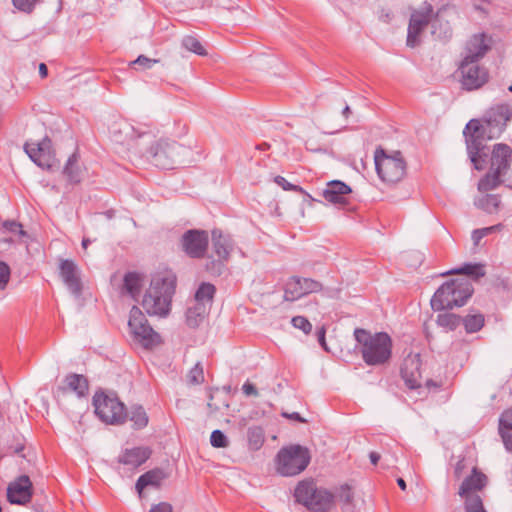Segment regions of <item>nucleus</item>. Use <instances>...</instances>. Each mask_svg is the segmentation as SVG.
<instances>
[{
  "mask_svg": "<svg viewBox=\"0 0 512 512\" xmlns=\"http://www.w3.org/2000/svg\"><path fill=\"white\" fill-rule=\"evenodd\" d=\"M462 85L466 90H475L482 87L488 81V72L478 63L463 62L460 65Z\"/></svg>",
  "mask_w": 512,
  "mask_h": 512,
  "instance_id": "nucleus-15",
  "label": "nucleus"
},
{
  "mask_svg": "<svg viewBox=\"0 0 512 512\" xmlns=\"http://www.w3.org/2000/svg\"><path fill=\"white\" fill-rule=\"evenodd\" d=\"M3 229L5 232L12 233L18 237H22L26 234L22 229V225L16 221H5L3 223Z\"/></svg>",
  "mask_w": 512,
  "mask_h": 512,
  "instance_id": "nucleus-47",
  "label": "nucleus"
},
{
  "mask_svg": "<svg viewBox=\"0 0 512 512\" xmlns=\"http://www.w3.org/2000/svg\"><path fill=\"white\" fill-rule=\"evenodd\" d=\"M434 16L433 6L429 3L412 11L407 28L406 45L408 47L415 48L421 44L422 33L433 21Z\"/></svg>",
  "mask_w": 512,
  "mask_h": 512,
  "instance_id": "nucleus-11",
  "label": "nucleus"
},
{
  "mask_svg": "<svg viewBox=\"0 0 512 512\" xmlns=\"http://www.w3.org/2000/svg\"><path fill=\"white\" fill-rule=\"evenodd\" d=\"M242 391L246 396H258V390L256 387L250 383L249 381H246L242 386Z\"/></svg>",
  "mask_w": 512,
  "mask_h": 512,
  "instance_id": "nucleus-51",
  "label": "nucleus"
},
{
  "mask_svg": "<svg viewBox=\"0 0 512 512\" xmlns=\"http://www.w3.org/2000/svg\"><path fill=\"white\" fill-rule=\"evenodd\" d=\"M188 380L191 384H201L204 382L203 368L197 363L188 373Z\"/></svg>",
  "mask_w": 512,
  "mask_h": 512,
  "instance_id": "nucleus-42",
  "label": "nucleus"
},
{
  "mask_svg": "<svg viewBox=\"0 0 512 512\" xmlns=\"http://www.w3.org/2000/svg\"><path fill=\"white\" fill-rule=\"evenodd\" d=\"M475 205L479 209L492 214V213L496 212L499 208L500 197L498 195H494V194H486V195H483L482 197L478 198L475 201Z\"/></svg>",
  "mask_w": 512,
  "mask_h": 512,
  "instance_id": "nucleus-34",
  "label": "nucleus"
},
{
  "mask_svg": "<svg viewBox=\"0 0 512 512\" xmlns=\"http://www.w3.org/2000/svg\"><path fill=\"white\" fill-rule=\"evenodd\" d=\"M463 499L465 512H487L480 495H469Z\"/></svg>",
  "mask_w": 512,
  "mask_h": 512,
  "instance_id": "nucleus-39",
  "label": "nucleus"
},
{
  "mask_svg": "<svg viewBox=\"0 0 512 512\" xmlns=\"http://www.w3.org/2000/svg\"><path fill=\"white\" fill-rule=\"evenodd\" d=\"M41 0H12L15 8L22 12L30 13Z\"/></svg>",
  "mask_w": 512,
  "mask_h": 512,
  "instance_id": "nucleus-45",
  "label": "nucleus"
},
{
  "mask_svg": "<svg viewBox=\"0 0 512 512\" xmlns=\"http://www.w3.org/2000/svg\"><path fill=\"white\" fill-rule=\"evenodd\" d=\"M212 399H213V395H212V393H210L209 394V402L207 403V406L211 412H216L219 410V407L212 403Z\"/></svg>",
  "mask_w": 512,
  "mask_h": 512,
  "instance_id": "nucleus-60",
  "label": "nucleus"
},
{
  "mask_svg": "<svg viewBox=\"0 0 512 512\" xmlns=\"http://www.w3.org/2000/svg\"><path fill=\"white\" fill-rule=\"evenodd\" d=\"M466 468H467V466H466L465 459L462 458V459L458 460L455 465V469H454L455 477L457 479H460Z\"/></svg>",
  "mask_w": 512,
  "mask_h": 512,
  "instance_id": "nucleus-52",
  "label": "nucleus"
},
{
  "mask_svg": "<svg viewBox=\"0 0 512 512\" xmlns=\"http://www.w3.org/2000/svg\"><path fill=\"white\" fill-rule=\"evenodd\" d=\"M128 327L133 340L145 349H150L160 343V335L148 323L145 315L137 306L129 313Z\"/></svg>",
  "mask_w": 512,
  "mask_h": 512,
  "instance_id": "nucleus-10",
  "label": "nucleus"
},
{
  "mask_svg": "<svg viewBox=\"0 0 512 512\" xmlns=\"http://www.w3.org/2000/svg\"><path fill=\"white\" fill-rule=\"evenodd\" d=\"M93 405L95 414L106 424H123L128 416L125 405L116 395H108L104 392L96 393L93 397Z\"/></svg>",
  "mask_w": 512,
  "mask_h": 512,
  "instance_id": "nucleus-9",
  "label": "nucleus"
},
{
  "mask_svg": "<svg viewBox=\"0 0 512 512\" xmlns=\"http://www.w3.org/2000/svg\"><path fill=\"white\" fill-rule=\"evenodd\" d=\"M370 461L373 465H376L380 460L381 456L378 452L372 451L369 454Z\"/></svg>",
  "mask_w": 512,
  "mask_h": 512,
  "instance_id": "nucleus-58",
  "label": "nucleus"
},
{
  "mask_svg": "<svg viewBox=\"0 0 512 512\" xmlns=\"http://www.w3.org/2000/svg\"><path fill=\"white\" fill-rule=\"evenodd\" d=\"M166 478L167 474L160 468L149 470L138 478L135 486L136 490L141 494L143 489L148 486L159 488Z\"/></svg>",
  "mask_w": 512,
  "mask_h": 512,
  "instance_id": "nucleus-26",
  "label": "nucleus"
},
{
  "mask_svg": "<svg viewBox=\"0 0 512 512\" xmlns=\"http://www.w3.org/2000/svg\"><path fill=\"white\" fill-rule=\"evenodd\" d=\"M291 323L295 328L302 330L305 334H309L312 330L311 323L303 316L293 317Z\"/></svg>",
  "mask_w": 512,
  "mask_h": 512,
  "instance_id": "nucleus-44",
  "label": "nucleus"
},
{
  "mask_svg": "<svg viewBox=\"0 0 512 512\" xmlns=\"http://www.w3.org/2000/svg\"><path fill=\"white\" fill-rule=\"evenodd\" d=\"M512 158V149L504 143L495 144L491 153V169L505 173Z\"/></svg>",
  "mask_w": 512,
  "mask_h": 512,
  "instance_id": "nucleus-22",
  "label": "nucleus"
},
{
  "mask_svg": "<svg viewBox=\"0 0 512 512\" xmlns=\"http://www.w3.org/2000/svg\"><path fill=\"white\" fill-rule=\"evenodd\" d=\"M374 160L379 178L387 184L398 183L406 175L407 164L400 151L388 155L383 149H377Z\"/></svg>",
  "mask_w": 512,
  "mask_h": 512,
  "instance_id": "nucleus-7",
  "label": "nucleus"
},
{
  "mask_svg": "<svg viewBox=\"0 0 512 512\" xmlns=\"http://www.w3.org/2000/svg\"><path fill=\"white\" fill-rule=\"evenodd\" d=\"M397 484L398 486L400 487L401 490H406V482L404 481L403 478H398L397 479Z\"/></svg>",
  "mask_w": 512,
  "mask_h": 512,
  "instance_id": "nucleus-63",
  "label": "nucleus"
},
{
  "mask_svg": "<svg viewBox=\"0 0 512 512\" xmlns=\"http://www.w3.org/2000/svg\"><path fill=\"white\" fill-rule=\"evenodd\" d=\"M436 322L439 326L453 331L461 324V317L454 313H441L437 316Z\"/></svg>",
  "mask_w": 512,
  "mask_h": 512,
  "instance_id": "nucleus-38",
  "label": "nucleus"
},
{
  "mask_svg": "<svg viewBox=\"0 0 512 512\" xmlns=\"http://www.w3.org/2000/svg\"><path fill=\"white\" fill-rule=\"evenodd\" d=\"M502 174V172L490 168V171L480 179L478 183V190L480 192H487L497 188L502 182L500 179Z\"/></svg>",
  "mask_w": 512,
  "mask_h": 512,
  "instance_id": "nucleus-32",
  "label": "nucleus"
},
{
  "mask_svg": "<svg viewBox=\"0 0 512 512\" xmlns=\"http://www.w3.org/2000/svg\"><path fill=\"white\" fill-rule=\"evenodd\" d=\"M149 512H173V507L167 502L152 505Z\"/></svg>",
  "mask_w": 512,
  "mask_h": 512,
  "instance_id": "nucleus-50",
  "label": "nucleus"
},
{
  "mask_svg": "<svg viewBox=\"0 0 512 512\" xmlns=\"http://www.w3.org/2000/svg\"><path fill=\"white\" fill-rule=\"evenodd\" d=\"M39 74H40L41 78H45L48 75V68H47L46 64L41 63L39 65Z\"/></svg>",
  "mask_w": 512,
  "mask_h": 512,
  "instance_id": "nucleus-59",
  "label": "nucleus"
},
{
  "mask_svg": "<svg viewBox=\"0 0 512 512\" xmlns=\"http://www.w3.org/2000/svg\"><path fill=\"white\" fill-rule=\"evenodd\" d=\"M484 237L492 234V233H495V232H499L503 229V224L499 223V224H496V225H493V226H490V227H485V228H480Z\"/></svg>",
  "mask_w": 512,
  "mask_h": 512,
  "instance_id": "nucleus-53",
  "label": "nucleus"
},
{
  "mask_svg": "<svg viewBox=\"0 0 512 512\" xmlns=\"http://www.w3.org/2000/svg\"><path fill=\"white\" fill-rule=\"evenodd\" d=\"M487 483V476L477 467H473L471 475L467 476L461 483L458 494L462 498L469 495H478L476 492L485 488Z\"/></svg>",
  "mask_w": 512,
  "mask_h": 512,
  "instance_id": "nucleus-20",
  "label": "nucleus"
},
{
  "mask_svg": "<svg viewBox=\"0 0 512 512\" xmlns=\"http://www.w3.org/2000/svg\"><path fill=\"white\" fill-rule=\"evenodd\" d=\"M24 150L39 167L50 169L53 162L52 141L45 137L38 143H25Z\"/></svg>",
  "mask_w": 512,
  "mask_h": 512,
  "instance_id": "nucleus-14",
  "label": "nucleus"
},
{
  "mask_svg": "<svg viewBox=\"0 0 512 512\" xmlns=\"http://www.w3.org/2000/svg\"><path fill=\"white\" fill-rule=\"evenodd\" d=\"M471 238H472V241L475 246L479 245L480 241L484 238V235H483L481 229H475L472 232Z\"/></svg>",
  "mask_w": 512,
  "mask_h": 512,
  "instance_id": "nucleus-54",
  "label": "nucleus"
},
{
  "mask_svg": "<svg viewBox=\"0 0 512 512\" xmlns=\"http://www.w3.org/2000/svg\"><path fill=\"white\" fill-rule=\"evenodd\" d=\"M182 46L197 55L204 56L207 54L201 42L194 36L188 35L182 39Z\"/></svg>",
  "mask_w": 512,
  "mask_h": 512,
  "instance_id": "nucleus-40",
  "label": "nucleus"
},
{
  "mask_svg": "<svg viewBox=\"0 0 512 512\" xmlns=\"http://www.w3.org/2000/svg\"><path fill=\"white\" fill-rule=\"evenodd\" d=\"M269 148H270V145L268 143H266V142L261 143V144L256 146V149L261 150V151H266Z\"/></svg>",
  "mask_w": 512,
  "mask_h": 512,
  "instance_id": "nucleus-62",
  "label": "nucleus"
},
{
  "mask_svg": "<svg viewBox=\"0 0 512 512\" xmlns=\"http://www.w3.org/2000/svg\"><path fill=\"white\" fill-rule=\"evenodd\" d=\"M489 50V46L486 44L485 35L477 34L473 35L467 42L466 55L463 62L477 63L486 52Z\"/></svg>",
  "mask_w": 512,
  "mask_h": 512,
  "instance_id": "nucleus-21",
  "label": "nucleus"
},
{
  "mask_svg": "<svg viewBox=\"0 0 512 512\" xmlns=\"http://www.w3.org/2000/svg\"><path fill=\"white\" fill-rule=\"evenodd\" d=\"M473 286L466 279H452L443 283L434 293L430 304L434 311L453 309L466 304L473 294Z\"/></svg>",
  "mask_w": 512,
  "mask_h": 512,
  "instance_id": "nucleus-5",
  "label": "nucleus"
},
{
  "mask_svg": "<svg viewBox=\"0 0 512 512\" xmlns=\"http://www.w3.org/2000/svg\"><path fill=\"white\" fill-rule=\"evenodd\" d=\"M212 265H213V268H210V267L207 265V269H208V270H212V271H213V273L221 274V269L223 268V263H222V262L215 263V262L213 261V262H212Z\"/></svg>",
  "mask_w": 512,
  "mask_h": 512,
  "instance_id": "nucleus-56",
  "label": "nucleus"
},
{
  "mask_svg": "<svg viewBox=\"0 0 512 512\" xmlns=\"http://www.w3.org/2000/svg\"><path fill=\"white\" fill-rule=\"evenodd\" d=\"M274 182L285 191H295L299 193H304L302 187L289 183L283 176L274 177Z\"/></svg>",
  "mask_w": 512,
  "mask_h": 512,
  "instance_id": "nucleus-46",
  "label": "nucleus"
},
{
  "mask_svg": "<svg viewBox=\"0 0 512 512\" xmlns=\"http://www.w3.org/2000/svg\"><path fill=\"white\" fill-rule=\"evenodd\" d=\"M10 267L0 261V290H4L10 280Z\"/></svg>",
  "mask_w": 512,
  "mask_h": 512,
  "instance_id": "nucleus-48",
  "label": "nucleus"
},
{
  "mask_svg": "<svg viewBox=\"0 0 512 512\" xmlns=\"http://www.w3.org/2000/svg\"><path fill=\"white\" fill-rule=\"evenodd\" d=\"M123 288L136 300L141 290V276L136 272H128L124 276Z\"/></svg>",
  "mask_w": 512,
  "mask_h": 512,
  "instance_id": "nucleus-33",
  "label": "nucleus"
},
{
  "mask_svg": "<svg viewBox=\"0 0 512 512\" xmlns=\"http://www.w3.org/2000/svg\"><path fill=\"white\" fill-rule=\"evenodd\" d=\"M33 485L27 475H21L7 487V499L11 504L25 505L31 501Z\"/></svg>",
  "mask_w": 512,
  "mask_h": 512,
  "instance_id": "nucleus-16",
  "label": "nucleus"
},
{
  "mask_svg": "<svg viewBox=\"0 0 512 512\" xmlns=\"http://www.w3.org/2000/svg\"><path fill=\"white\" fill-rule=\"evenodd\" d=\"M59 275L68 288L76 297L82 294V282L80 270L77 264L70 259H61L59 263Z\"/></svg>",
  "mask_w": 512,
  "mask_h": 512,
  "instance_id": "nucleus-17",
  "label": "nucleus"
},
{
  "mask_svg": "<svg viewBox=\"0 0 512 512\" xmlns=\"http://www.w3.org/2000/svg\"><path fill=\"white\" fill-rule=\"evenodd\" d=\"M209 310L210 307H207L202 303H195L193 306L189 307L186 312V322L188 326L192 328L198 327L208 314Z\"/></svg>",
  "mask_w": 512,
  "mask_h": 512,
  "instance_id": "nucleus-29",
  "label": "nucleus"
},
{
  "mask_svg": "<svg viewBox=\"0 0 512 512\" xmlns=\"http://www.w3.org/2000/svg\"><path fill=\"white\" fill-rule=\"evenodd\" d=\"M294 497L313 512H328L334 502V495L326 489L317 488L312 480L301 481L295 489Z\"/></svg>",
  "mask_w": 512,
  "mask_h": 512,
  "instance_id": "nucleus-6",
  "label": "nucleus"
},
{
  "mask_svg": "<svg viewBox=\"0 0 512 512\" xmlns=\"http://www.w3.org/2000/svg\"><path fill=\"white\" fill-rule=\"evenodd\" d=\"M129 419L133 422L135 429H143L148 424V415L145 409L140 405H134L129 412Z\"/></svg>",
  "mask_w": 512,
  "mask_h": 512,
  "instance_id": "nucleus-35",
  "label": "nucleus"
},
{
  "mask_svg": "<svg viewBox=\"0 0 512 512\" xmlns=\"http://www.w3.org/2000/svg\"><path fill=\"white\" fill-rule=\"evenodd\" d=\"M175 289L176 276L174 274L166 273L155 275L141 302L147 314L166 317L170 312Z\"/></svg>",
  "mask_w": 512,
  "mask_h": 512,
  "instance_id": "nucleus-2",
  "label": "nucleus"
},
{
  "mask_svg": "<svg viewBox=\"0 0 512 512\" xmlns=\"http://www.w3.org/2000/svg\"><path fill=\"white\" fill-rule=\"evenodd\" d=\"M484 316L481 313L470 314L461 318V323H463L465 331L467 333H475L481 330L484 326Z\"/></svg>",
  "mask_w": 512,
  "mask_h": 512,
  "instance_id": "nucleus-36",
  "label": "nucleus"
},
{
  "mask_svg": "<svg viewBox=\"0 0 512 512\" xmlns=\"http://www.w3.org/2000/svg\"><path fill=\"white\" fill-rule=\"evenodd\" d=\"M247 438L249 447L252 450H258L264 443V430L260 426H252L248 428Z\"/></svg>",
  "mask_w": 512,
  "mask_h": 512,
  "instance_id": "nucleus-37",
  "label": "nucleus"
},
{
  "mask_svg": "<svg viewBox=\"0 0 512 512\" xmlns=\"http://www.w3.org/2000/svg\"><path fill=\"white\" fill-rule=\"evenodd\" d=\"M352 188L343 181L332 180L326 184L322 191V197L329 203L345 207L350 203Z\"/></svg>",
  "mask_w": 512,
  "mask_h": 512,
  "instance_id": "nucleus-18",
  "label": "nucleus"
},
{
  "mask_svg": "<svg viewBox=\"0 0 512 512\" xmlns=\"http://www.w3.org/2000/svg\"><path fill=\"white\" fill-rule=\"evenodd\" d=\"M351 113V110H350V107L348 105L345 106V108L343 109L342 111V114L345 116V117H348V115Z\"/></svg>",
  "mask_w": 512,
  "mask_h": 512,
  "instance_id": "nucleus-64",
  "label": "nucleus"
},
{
  "mask_svg": "<svg viewBox=\"0 0 512 512\" xmlns=\"http://www.w3.org/2000/svg\"><path fill=\"white\" fill-rule=\"evenodd\" d=\"M151 455V450L147 447H134L125 449L119 456L118 462L133 468L139 467L145 463Z\"/></svg>",
  "mask_w": 512,
  "mask_h": 512,
  "instance_id": "nucleus-23",
  "label": "nucleus"
},
{
  "mask_svg": "<svg viewBox=\"0 0 512 512\" xmlns=\"http://www.w3.org/2000/svg\"><path fill=\"white\" fill-rule=\"evenodd\" d=\"M499 433L505 448L512 452V408L505 410L499 418Z\"/></svg>",
  "mask_w": 512,
  "mask_h": 512,
  "instance_id": "nucleus-27",
  "label": "nucleus"
},
{
  "mask_svg": "<svg viewBox=\"0 0 512 512\" xmlns=\"http://www.w3.org/2000/svg\"><path fill=\"white\" fill-rule=\"evenodd\" d=\"M64 383L65 386L58 387V391H62L63 393L72 391L79 397H83L88 393L89 383L84 375L70 373L66 375Z\"/></svg>",
  "mask_w": 512,
  "mask_h": 512,
  "instance_id": "nucleus-25",
  "label": "nucleus"
},
{
  "mask_svg": "<svg viewBox=\"0 0 512 512\" xmlns=\"http://www.w3.org/2000/svg\"><path fill=\"white\" fill-rule=\"evenodd\" d=\"M63 173L71 184H78L81 182L82 171L79 166V154L77 152L70 155L64 166Z\"/></svg>",
  "mask_w": 512,
  "mask_h": 512,
  "instance_id": "nucleus-28",
  "label": "nucleus"
},
{
  "mask_svg": "<svg viewBox=\"0 0 512 512\" xmlns=\"http://www.w3.org/2000/svg\"><path fill=\"white\" fill-rule=\"evenodd\" d=\"M209 244L208 232L205 230H187L180 239L183 252L194 259H201L205 256Z\"/></svg>",
  "mask_w": 512,
  "mask_h": 512,
  "instance_id": "nucleus-12",
  "label": "nucleus"
},
{
  "mask_svg": "<svg viewBox=\"0 0 512 512\" xmlns=\"http://www.w3.org/2000/svg\"><path fill=\"white\" fill-rule=\"evenodd\" d=\"M159 60L148 58L144 55H139L136 60L131 62V65H138L142 70L150 69Z\"/></svg>",
  "mask_w": 512,
  "mask_h": 512,
  "instance_id": "nucleus-49",
  "label": "nucleus"
},
{
  "mask_svg": "<svg viewBox=\"0 0 512 512\" xmlns=\"http://www.w3.org/2000/svg\"><path fill=\"white\" fill-rule=\"evenodd\" d=\"M318 340L320 342V344L324 347H325V330L324 328H321V330L318 332Z\"/></svg>",
  "mask_w": 512,
  "mask_h": 512,
  "instance_id": "nucleus-61",
  "label": "nucleus"
},
{
  "mask_svg": "<svg viewBox=\"0 0 512 512\" xmlns=\"http://www.w3.org/2000/svg\"><path fill=\"white\" fill-rule=\"evenodd\" d=\"M401 376L410 389H416L422 385L421 358L419 354H409L403 361Z\"/></svg>",
  "mask_w": 512,
  "mask_h": 512,
  "instance_id": "nucleus-19",
  "label": "nucleus"
},
{
  "mask_svg": "<svg viewBox=\"0 0 512 512\" xmlns=\"http://www.w3.org/2000/svg\"><path fill=\"white\" fill-rule=\"evenodd\" d=\"M212 243L218 258L222 261H227L234 247L231 236L215 229L212 231Z\"/></svg>",
  "mask_w": 512,
  "mask_h": 512,
  "instance_id": "nucleus-24",
  "label": "nucleus"
},
{
  "mask_svg": "<svg viewBox=\"0 0 512 512\" xmlns=\"http://www.w3.org/2000/svg\"><path fill=\"white\" fill-rule=\"evenodd\" d=\"M310 460L308 448L298 444L284 447L277 454V471L282 476H295L306 469Z\"/></svg>",
  "mask_w": 512,
  "mask_h": 512,
  "instance_id": "nucleus-8",
  "label": "nucleus"
},
{
  "mask_svg": "<svg viewBox=\"0 0 512 512\" xmlns=\"http://www.w3.org/2000/svg\"><path fill=\"white\" fill-rule=\"evenodd\" d=\"M337 498L344 505H349L353 502L354 494L350 486L342 485L337 493Z\"/></svg>",
  "mask_w": 512,
  "mask_h": 512,
  "instance_id": "nucleus-43",
  "label": "nucleus"
},
{
  "mask_svg": "<svg viewBox=\"0 0 512 512\" xmlns=\"http://www.w3.org/2000/svg\"><path fill=\"white\" fill-rule=\"evenodd\" d=\"M512 118V106L507 103L491 107L483 121L470 120L465 129L467 152L476 170H482L488 157L483 142L500 137Z\"/></svg>",
  "mask_w": 512,
  "mask_h": 512,
  "instance_id": "nucleus-1",
  "label": "nucleus"
},
{
  "mask_svg": "<svg viewBox=\"0 0 512 512\" xmlns=\"http://www.w3.org/2000/svg\"><path fill=\"white\" fill-rule=\"evenodd\" d=\"M354 338L359 346L362 359L367 365H383L390 360L392 339L386 332L372 334L366 329L356 328Z\"/></svg>",
  "mask_w": 512,
  "mask_h": 512,
  "instance_id": "nucleus-3",
  "label": "nucleus"
},
{
  "mask_svg": "<svg viewBox=\"0 0 512 512\" xmlns=\"http://www.w3.org/2000/svg\"><path fill=\"white\" fill-rule=\"evenodd\" d=\"M216 288L213 284L203 282L199 285L195 293V303L204 304L211 308Z\"/></svg>",
  "mask_w": 512,
  "mask_h": 512,
  "instance_id": "nucleus-31",
  "label": "nucleus"
},
{
  "mask_svg": "<svg viewBox=\"0 0 512 512\" xmlns=\"http://www.w3.org/2000/svg\"><path fill=\"white\" fill-rule=\"evenodd\" d=\"M379 17H380V19H381L382 21H384V22H387V23H388V22H390V21L392 20V18H393V14H392V12H390V11L382 10V11H381V14H380V16H379Z\"/></svg>",
  "mask_w": 512,
  "mask_h": 512,
  "instance_id": "nucleus-55",
  "label": "nucleus"
},
{
  "mask_svg": "<svg viewBox=\"0 0 512 512\" xmlns=\"http://www.w3.org/2000/svg\"><path fill=\"white\" fill-rule=\"evenodd\" d=\"M447 274H464L471 277L474 280H478L484 277L485 266L480 263H465L463 266L450 270Z\"/></svg>",
  "mask_w": 512,
  "mask_h": 512,
  "instance_id": "nucleus-30",
  "label": "nucleus"
},
{
  "mask_svg": "<svg viewBox=\"0 0 512 512\" xmlns=\"http://www.w3.org/2000/svg\"><path fill=\"white\" fill-rule=\"evenodd\" d=\"M322 288L323 286L319 281L292 276L285 283L284 300L293 302L307 294L319 292Z\"/></svg>",
  "mask_w": 512,
  "mask_h": 512,
  "instance_id": "nucleus-13",
  "label": "nucleus"
},
{
  "mask_svg": "<svg viewBox=\"0 0 512 512\" xmlns=\"http://www.w3.org/2000/svg\"><path fill=\"white\" fill-rule=\"evenodd\" d=\"M144 156L158 168L173 169L187 163L192 150L176 141L161 139L151 144Z\"/></svg>",
  "mask_w": 512,
  "mask_h": 512,
  "instance_id": "nucleus-4",
  "label": "nucleus"
},
{
  "mask_svg": "<svg viewBox=\"0 0 512 512\" xmlns=\"http://www.w3.org/2000/svg\"><path fill=\"white\" fill-rule=\"evenodd\" d=\"M210 443L214 448H226L229 446V440L227 436L218 429L211 433Z\"/></svg>",
  "mask_w": 512,
  "mask_h": 512,
  "instance_id": "nucleus-41",
  "label": "nucleus"
},
{
  "mask_svg": "<svg viewBox=\"0 0 512 512\" xmlns=\"http://www.w3.org/2000/svg\"><path fill=\"white\" fill-rule=\"evenodd\" d=\"M283 416H285V417H287L289 419L296 420L298 422H305V420L297 412H293L291 414L284 413Z\"/></svg>",
  "mask_w": 512,
  "mask_h": 512,
  "instance_id": "nucleus-57",
  "label": "nucleus"
}]
</instances>
